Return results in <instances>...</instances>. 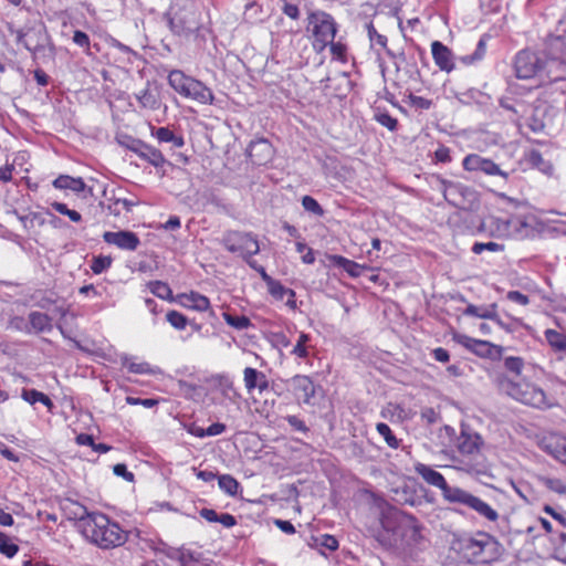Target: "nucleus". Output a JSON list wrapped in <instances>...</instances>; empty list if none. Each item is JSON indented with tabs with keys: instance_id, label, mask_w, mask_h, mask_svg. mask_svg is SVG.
Wrapping results in <instances>:
<instances>
[{
	"instance_id": "obj_54",
	"label": "nucleus",
	"mask_w": 566,
	"mask_h": 566,
	"mask_svg": "<svg viewBox=\"0 0 566 566\" xmlns=\"http://www.w3.org/2000/svg\"><path fill=\"white\" fill-rule=\"evenodd\" d=\"M72 40L77 46L84 49L86 54H91V41L90 36L85 32L76 30L73 34Z\"/></svg>"
},
{
	"instance_id": "obj_1",
	"label": "nucleus",
	"mask_w": 566,
	"mask_h": 566,
	"mask_svg": "<svg viewBox=\"0 0 566 566\" xmlns=\"http://www.w3.org/2000/svg\"><path fill=\"white\" fill-rule=\"evenodd\" d=\"M77 527L82 535L92 544L102 549H111L124 545L128 534L122 526L101 512H90L85 506L77 504L74 511Z\"/></svg>"
},
{
	"instance_id": "obj_24",
	"label": "nucleus",
	"mask_w": 566,
	"mask_h": 566,
	"mask_svg": "<svg viewBox=\"0 0 566 566\" xmlns=\"http://www.w3.org/2000/svg\"><path fill=\"white\" fill-rule=\"evenodd\" d=\"M28 333H49L53 329L52 318L42 312L32 311L28 315Z\"/></svg>"
},
{
	"instance_id": "obj_51",
	"label": "nucleus",
	"mask_w": 566,
	"mask_h": 566,
	"mask_svg": "<svg viewBox=\"0 0 566 566\" xmlns=\"http://www.w3.org/2000/svg\"><path fill=\"white\" fill-rule=\"evenodd\" d=\"M51 206L56 212L63 216H67L70 220L73 222H80L82 220L81 213L77 212L76 210L69 209L65 203L55 201Z\"/></svg>"
},
{
	"instance_id": "obj_61",
	"label": "nucleus",
	"mask_w": 566,
	"mask_h": 566,
	"mask_svg": "<svg viewBox=\"0 0 566 566\" xmlns=\"http://www.w3.org/2000/svg\"><path fill=\"white\" fill-rule=\"evenodd\" d=\"M113 472L115 475L123 478L127 482L134 481V473L127 470V467L124 463H118L114 465Z\"/></svg>"
},
{
	"instance_id": "obj_39",
	"label": "nucleus",
	"mask_w": 566,
	"mask_h": 566,
	"mask_svg": "<svg viewBox=\"0 0 566 566\" xmlns=\"http://www.w3.org/2000/svg\"><path fill=\"white\" fill-rule=\"evenodd\" d=\"M218 387L221 394L230 400H235L240 397L233 386L232 379L228 376H218Z\"/></svg>"
},
{
	"instance_id": "obj_2",
	"label": "nucleus",
	"mask_w": 566,
	"mask_h": 566,
	"mask_svg": "<svg viewBox=\"0 0 566 566\" xmlns=\"http://www.w3.org/2000/svg\"><path fill=\"white\" fill-rule=\"evenodd\" d=\"M483 447L481 434L462 428L457 441L459 457L455 459V468L471 475H488L491 465L482 451Z\"/></svg>"
},
{
	"instance_id": "obj_14",
	"label": "nucleus",
	"mask_w": 566,
	"mask_h": 566,
	"mask_svg": "<svg viewBox=\"0 0 566 566\" xmlns=\"http://www.w3.org/2000/svg\"><path fill=\"white\" fill-rule=\"evenodd\" d=\"M415 471L430 485L440 489L442 493V497L446 502L450 503L460 489L459 486L449 485L444 479V476L432 469L431 467L417 463L415 465Z\"/></svg>"
},
{
	"instance_id": "obj_9",
	"label": "nucleus",
	"mask_w": 566,
	"mask_h": 566,
	"mask_svg": "<svg viewBox=\"0 0 566 566\" xmlns=\"http://www.w3.org/2000/svg\"><path fill=\"white\" fill-rule=\"evenodd\" d=\"M494 543L491 535L479 532L475 536H462L454 544L469 563H488L489 557L485 556V551Z\"/></svg>"
},
{
	"instance_id": "obj_25",
	"label": "nucleus",
	"mask_w": 566,
	"mask_h": 566,
	"mask_svg": "<svg viewBox=\"0 0 566 566\" xmlns=\"http://www.w3.org/2000/svg\"><path fill=\"white\" fill-rule=\"evenodd\" d=\"M151 136L159 143H169L175 148H181L185 145V139L181 135H176L169 127H154L150 126Z\"/></svg>"
},
{
	"instance_id": "obj_28",
	"label": "nucleus",
	"mask_w": 566,
	"mask_h": 566,
	"mask_svg": "<svg viewBox=\"0 0 566 566\" xmlns=\"http://www.w3.org/2000/svg\"><path fill=\"white\" fill-rule=\"evenodd\" d=\"M184 304L185 306L192 308L198 312H206L210 307V301L207 296L197 293L190 292L189 294H184Z\"/></svg>"
},
{
	"instance_id": "obj_64",
	"label": "nucleus",
	"mask_w": 566,
	"mask_h": 566,
	"mask_svg": "<svg viewBox=\"0 0 566 566\" xmlns=\"http://www.w3.org/2000/svg\"><path fill=\"white\" fill-rule=\"evenodd\" d=\"M544 512L549 514L559 525L566 526V514L556 511L549 505L544 506Z\"/></svg>"
},
{
	"instance_id": "obj_17",
	"label": "nucleus",
	"mask_w": 566,
	"mask_h": 566,
	"mask_svg": "<svg viewBox=\"0 0 566 566\" xmlns=\"http://www.w3.org/2000/svg\"><path fill=\"white\" fill-rule=\"evenodd\" d=\"M138 106L143 111L155 112L161 108L163 101L156 86L146 83V86L134 94Z\"/></svg>"
},
{
	"instance_id": "obj_38",
	"label": "nucleus",
	"mask_w": 566,
	"mask_h": 566,
	"mask_svg": "<svg viewBox=\"0 0 566 566\" xmlns=\"http://www.w3.org/2000/svg\"><path fill=\"white\" fill-rule=\"evenodd\" d=\"M219 488L228 495L234 496L240 488L239 482L230 474L218 476Z\"/></svg>"
},
{
	"instance_id": "obj_52",
	"label": "nucleus",
	"mask_w": 566,
	"mask_h": 566,
	"mask_svg": "<svg viewBox=\"0 0 566 566\" xmlns=\"http://www.w3.org/2000/svg\"><path fill=\"white\" fill-rule=\"evenodd\" d=\"M471 250L475 254H481L484 251L499 252L503 250V245L492 241L485 243L475 242Z\"/></svg>"
},
{
	"instance_id": "obj_48",
	"label": "nucleus",
	"mask_w": 566,
	"mask_h": 566,
	"mask_svg": "<svg viewBox=\"0 0 566 566\" xmlns=\"http://www.w3.org/2000/svg\"><path fill=\"white\" fill-rule=\"evenodd\" d=\"M180 566H206L201 559V554L185 549L180 560Z\"/></svg>"
},
{
	"instance_id": "obj_45",
	"label": "nucleus",
	"mask_w": 566,
	"mask_h": 566,
	"mask_svg": "<svg viewBox=\"0 0 566 566\" xmlns=\"http://www.w3.org/2000/svg\"><path fill=\"white\" fill-rule=\"evenodd\" d=\"M19 552V546L10 541L7 534L0 532V553L12 558Z\"/></svg>"
},
{
	"instance_id": "obj_3",
	"label": "nucleus",
	"mask_w": 566,
	"mask_h": 566,
	"mask_svg": "<svg viewBox=\"0 0 566 566\" xmlns=\"http://www.w3.org/2000/svg\"><path fill=\"white\" fill-rule=\"evenodd\" d=\"M380 524L385 532L391 533V536L388 537L378 536V541L384 546H392L399 538L402 539L408 534H410L413 541H417L420 534L418 521L412 515L394 507L382 511Z\"/></svg>"
},
{
	"instance_id": "obj_44",
	"label": "nucleus",
	"mask_w": 566,
	"mask_h": 566,
	"mask_svg": "<svg viewBox=\"0 0 566 566\" xmlns=\"http://www.w3.org/2000/svg\"><path fill=\"white\" fill-rule=\"evenodd\" d=\"M136 205L137 202L133 200H128L126 198H116L113 200L108 208L113 214L118 216L120 214L122 210L130 212L133 207Z\"/></svg>"
},
{
	"instance_id": "obj_18",
	"label": "nucleus",
	"mask_w": 566,
	"mask_h": 566,
	"mask_svg": "<svg viewBox=\"0 0 566 566\" xmlns=\"http://www.w3.org/2000/svg\"><path fill=\"white\" fill-rule=\"evenodd\" d=\"M290 386L293 390L295 398L303 403H311L315 395V385L313 380L305 375H296L290 380Z\"/></svg>"
},
{
	"instance_id": "obj_6",
	"label": "nucleus",
	"mask_w": 566,
	"mask_h": 566,
	"mask_svg": "<svg viewBox=\"0 0 566 566\" xmlns=\"http://www.w3.org/2000/svg\"><path fill=\"white\" fill-rule=\"evenodd\" d=\"M169 85L181 96L200 104H213L214 95L207 85L179 70H174L168 75Z\"/></svg>"
},
{
	"instance_id": "obj_7",
	"label": "nucleus",
	"mask_w": 566,
	"mask_h": 566,
	"mask_svg": "<svg viewBox=\"0 0 566 566\" xmlns=\"http://www.w3.org/2000/svg\"><path fill=\"white\" fill-rule=\"evenodd\" d=\"M501 388L513 399L535 408H548L552 402L544 390L530 382H517L509 378L501 380Z\"/></svg>"
},
{
	"instance_id": "obj_60",
	"label": "nucleus",
	"mask_w": 566,
	"mask_h": 566,
	"mask_svg": "<svg viewBox=\"0 0 566 566\" xmlns=\"http://www.w3.org/2000/svg\"><path fill=\"white\" fill-rule=\"evenodd\" d=\"M409 102L412 107L418 109H429L432 105L430 99L413 94L409 96Z\"/></svg>"
},
{
	"instance_id": "obj_21",
	"label": "nucleus",
	"mask_w": 566,
	"mask_h": 566,
	"mask_svg": "<svg viewBox=\"0 0 566 566\" xmlns=\"http://www.w3.org/2000/svg\"><path fill=\"white\" fill-rule=\"evenodd\" d=\"M243 381L248 392L258 389L260 392L269 388V379L266 375L255 368L245 367L243 370Z\"/></svg>"
},
{
	"instance_id": "obj_30",
	"label": "nucleus",
	"mask_w": 566,
	"mask_h": 566,
	"mask_svg": "<svg viewBox=\"0 0 566 566\" xmlns=\"http://www.w3.org/2000/svg\"><path fill=\"white\" fill-rule=\"evenodd\" d=\"M331 261L344 269L350 276L358 277L361 275L363 271L366 269L364 265H360L352 260H348L342 255H332Z\"/></svg>"
},
{
	"instance_id": "obj_31",
	"label": "nucleus",
	"mask_w": 566,
	"mask_h": 566,
	"mask_svg": "<svg viewBox=\"0 0 566 566\" xmlns=\"http://www.w3.org/2000/svg\"><path fill=\"white\" fill-rule=\"evenodd\" d=\"M122 365L128 369V371L137 375H154L156 370L146 361L136 363L133 358L124 356L122 358Z\"/></svg>"
},
{
	"instance_id": "obj_50",
	"label": "nucleus",
	"mask_w": 566,
	"mask_h": 566,
	"mask_svg": "<svg viewBox=\"0 0 566 566\" xmlns=\"http://www.w3.org/2000/svg\"><path fill=\"white\" fill-rule=\"evenodd\" d=\"M302 206L306 211H308L317 217H322L324 214V210L321 207V205L318 203V201L311 196H304L302 198Z\"/></svg>"
},
{
	"instance_id": "obj_46",
	"label": "nucleus",
	"mask_w": 566,
	"mask_h": 566,
	"mask_svg": "<svg viewBox=\"0 0 566 566\" xmlns=\"http://www.w3.org/2000/svg\"><path fill=\"white\" fill-rule=\"evenodd\" d=\"M166 319L172 327L178 331L185 329L188 324L187 317L177 311H169L166 314Z\"/></svg>"
},
{
	"instance_id": "obj_33",
	"label": "nucleus",
	"mask_w": 566,
	"mask_h": 566,
	"mask_svg": "<svg viewBox=\"0 0 566 566\" xmlns=\"http://www.w3.org/2000/svg\"><path fill=\"white\" fill-rule=\"evenodd\" d=\"M21 397H22L23 400H25L30 405H34L36 402H41L45 407H48L49 409L53 408V402L50 399V397L46 396L45 394L41 392V391L35 390V389H23L22 394H21Z\"/></svg>"
},
{
	"instance_id": "obj_32",
	"label": "nucleus",
	"mask_w": 566,
	"mask_h": 566,
	"mask_svg": "<svg viewBox=\"0 0 566 566\" xmlns=\"http://www.w3.org/2000/svg\"><path fill=\"white\" fill-rule=\"evenodd\" d=\"M492 321L506 333L513 334L517 332L520 328L528 329L530 326L525 324L521 318L510 317L507 321H504L500 317V315L495 312V317Z\"/></svg>"
},
{
	"instance_id": "obj_58",
	"label": "nucleus",
	"mask_w": 566,
	"mask_h": 566,
	"mask_svg": "<svg viewBox=\"0 0 566 566\" xmlns=\"http://www.w3.org/2000/svg\"><path fill=\"white\" fill-rule=\"evenodd\" d=\"M421 419L427 424H433L437 423L440 420V415L431 407H426L421 410L420 413Z\"/></svg>"
},
{
	"instance_id": "obj_56",
	"label": "nucleus",
	"mask_w": 566,
	"mask_h": 566,
	"mask_svg": "<svg viewBox=\"0 0 566 566\" xmlns=\"http://www.w3.org/2000/svg\"><path fill=\"white\" fill-rule=\"evenodd\" d=\"M316 542L319 546L325 547L331 552L338 548V541L334 535L324 534L316 538Z\"/></svg>"
},
{
	"instance_id": "obj_34",
	"label": "nucleus",
	"mask_w": 566,
	"mask_h": 566,
	"mask_svg": "<svg viewBox=\"0 0 566 566\" xmlns=\"http://www.w3.org/2000/svg\"><path fill=\"white\" fill-rule=\"evenodd\" d=\"M496 304H492L488 307H479L473 304H469L464 310V315L474 316L479 318H485L492 321L495 317Z\"/></svg>"
},
{
	"instance_id": "obj_57",
	"label": "nucleus",
	"mask_w": 566,
	"mask_h": 566,
	"mask_svg": "<svg viewBox=\"0 0 566 566\" xmlns=\"http://www.w3.org/2000/svg\"><path fill=\"white\" fill-rule=\"evenodd\" d=\"M377 122L389 130L394 132L397 129L398 122L388 113H379L376 115Z\"/></svg>"
},
{
	"instance_id": "obj_8",
	"label": "nucleus",
	"mask_w": 566,
	"mask_h": 566,
	"mask_svg": "<svg viewBox=\"0 0 566 566\" xmlns=\"http://www.w3.org/2000/svg\"><path fill=\"white\" fill-rule=\"evenodd\" d=\"M221 242L229 252L238 253L251 268H255V262L251 261V258L260 252L255 235L250 232L228 231Z\"/></svg>"
},
{
	"instance_id": "obj_59",
	"label": "nucleus",
	"mask_w": 566,
	"mask_h": 566,
	"mask_svg": "<svg viewBox=\"0 0 566 566\" xmlns=\"http://www.w3.org/2000/svg\"><path fill=\"white\" fill-rule=\"evenodd\" d=\"M284 419L287 421V423L295 430V431H298V432H304L306 433L308 431V427L305 424V422L298 418L297 416H294V415H289L286 417H284Z\"/></svg>"
},
{
	"instance_id": "obj_37",
	"label": "nucleus",
	"mask_w": 566,
	"mask_h": 566,
	"mask_svg": "<svg viewBox=\"0 0 566 566\" xmlns=\"http://www.w3.org/2000/svg\"><path fill=\"white\" fill-rule=\"evenodd\" d=\"M547 451L557 461L566 465V438H559L547 444Z\"/></svg>"
},
{
	"instance_id": "obj_41",
	"label": "nucleus",
	"mask_w": 566,
	"mask_h": 566,
	"mask_svg": "<svg viewBox=\"0 0 566 566\" xmlns=\"http://www.w3.org/2000/svg\"><path fill=\"white\" fill-rule=\"evenodd\" d=\"M149 291L159 298L169 300L172 297L170 286L161 281H151L148 283Z\"/></svg>"
},
{
	"instance_id": "obj_12",
	"label": "nucleus",
	"mask_w": 566,
	"mask_h": 566,
	"mask_svg": "<svg viewBox=\"0 0 566 566\" xmlns=\"http://www.w3.org/2000/svg\"><path fill=\"white\" fill-rule=\"evenodd\" d=\"M450 504L465 507L490 523H496L500 517L497 511L489 503L461 488L458 490Z\"/></svg>"
},
{
	"instance_id": "obj_29",
	"label": "nucleus",
	"mask_w": 566,
	"mask_h": 566,
	"mask_svg": "<svg viewBox=\"0 0 566 566\" xmlns=\"http://www.w3.org/2000/svg\"><path fill=\"white\" fill-rule=\"evenodd\" d=\"M537 482L548 489L549 491L566 496V482L559 478L538 474L536 475Z\"/></svg>"
},
{
	"instance_id": "obj_47",
	"label": "nucleus",
	"mask_w": 566,
	"mask_h": 566,
	"mask_svg": "<svg viewBox=\"0 0 566 566\" xmlns=\"http://www.w3.org/2000/svg\"><path fill=\"white\" fill-rule=\"evenodd\" d=\"M112 265V258L98 255L94 256L91 263V270L94 274H101Z\"/></svg>"
},
{
	"instance_id": "obj_49",
	"label": "nucleus",
	"mask_w": 566,
	"mask_h": 566,
	"mask_svg": "<svg viewBox=\"0 0 566 566\" xmlns=\"http://www.w3.org/2000/svg\"><path fill=\"white\" fill-rule=\"evenodd\" d=\"M269 293L276 300H284L291 289L285 287L280 281L273 280L269 282Z\"/></svg>"
},
{
	"instance_id": "obj_55",
	"label": "nucleus",
	"mask_w": 566,
	"mask_h": 566,
	"mask_svg": "<svg viewBox=\"0 0 566 566\" xmlns=\"http://www.w3.org/2000/svg\"><path fill=\"white\" fill-rule=\"evenodd\" d=\"M556 558L566 564V532L558 533L557 544L555 546Z\"/></svg>"
},
{
	"instance_id": "obj_19",
	"label": "nucleus",
	"mask_w": 566,
	"mask_h": 566,
	"mask_svg": "<svg viewBox=\"0 0 566 566\" xmlns=\"http://www.w3.org/2000/svg\"><path fill=\"white\" fill-rule=\"evenodd\" d=\"M483 227L495 230L500 237L509 235L511 229H522L526 227V222L520 218L502 219L496 217H490L483 222Z\"/></svg>"
},
{
	"instance_id": "obj_13",
	"label": "nucleus",
	"mask_w": 566,
	"mask_h": 566,
	"mask_svg": "<svg viewBox=\"0 0 566 566\" xmlns=\"http://www.w3.org/2000/svg\"><path fill=\"white\" fill-rule=\"evenodd\" d=\"M454 340L473 354L482 358L500 360L503 357L504 347L489 340L475 339L464 334L454 335Z\"/></svg>"
},
{
	"instance_id": "obj_36",
	"label": "nucleus",
	"mask_w": 566,
	"mask_h": 566,
	"mask_svg": "<svg viewBox=\"0 0 566 566\" xmlns=\"http://www.w3.org/2000/svg\"><path fill=\"white\" fill-rule=\"evenodd\" d=\"M526 160L533 168H536L544 174H551L553 170L552 165L545 161L542 154L536 149L531 150L526 155Z\"/></svg>"
},
{
	"instance_id": "obj_22",
	"label": "nucleus",
	"mask_w": 566,
	"mask_h": 566,
	"mask_svg": "<svg viewBox=\"0 0 566 566\" xmlns=\"http://www.w3.org/2000/svg\"><path fill=\"white\" fill-rule=\"evenodd\" d=\"M315 346L312 344V336L307 333L300 332L295 344L291 349V355L298 361H306Z\"/></svg>"
},
{
	"instance_id": "obj_26",
	"label": "nucleus",
	"mask_w": 566,
	"mask_h": 566,
	"mask_svg": "<svg viewBox=\"0 0 566 566\" xmlns=\"http://www.w3.org/2000/svg\"><path fill=\"white\" fill-rule=\"evenodd\" d=\"M52 185L56 189H70L76 193L83 192L86 187L84 180L81 177L74 178L67 175L59 176L53 180Z\"/></svg>"
},
{
	"instance_id": "obj_62",
	"label": "nucleus",
	"mask_w": 566,
	"mask_h": 566,
	"mask_svg": "<svg viewBox=\"0 0 566 566\" xmlns=\"http://www.w3.org/2000/svg\"><path fill=\"white\" fill-rule=\"evenodd\" d=\"M368 35L373 43H376L382 48L387 46V38L382 34H379L373 24L368 27Z\"/></svg>"
},
{
	"instance_id": "obj_15",
	"label": "nucleus",
	"mask_w": 566,
	"mask_h": 566,
	"mask_svg": "<svg viewBox=\"0 0 566 566\" xmlns=\"http://www.w3.org/2000/svg\"><path fill=\"white\" fill-rule=\"evenodd\" d=\"M463 169L467 171H480L486 176H500L507 180L510 174L500 168L492 159L479 154H469L463 158Z\"/></svg>"
},
{
	"instance_id": "obj_16",
	"label": "nucleus",
	"mask_w": 566,
	"mask_h": 566,
	"mask_svg": "<svg viewBox=\"0 0 566 566\" xmlns=\"http://www.w3.org/2000/svg\"><path fill=\"white\" fill-rule=\"evenodd\" d=\"M103 240L108 244H113L118 249L126 251H136L140 244L138 235L128 230H120L116 232L106 231L103 234Z\"/></svg>"
},
{
	"instance_id": "obj_5",
	"label": "nucleus",
	"mask_w": 566,
	"mask_h": 566,
	"mask_svg": "<svg viewBox=\"0 0 566 566\" xmlns=\"http://www.w3.org/2000/svg\"><path fill=\"white\" fill-rule=\"evenodd\" d=\"M486 53V43L480 39L472 54L462 55L458 59L463 65H473L483 60ZM431 54L436 65L443 72L450 73L457 67V57L453 52L440 41L431 43Z\"/></svg>"
},
{
	"instance_id": "obj_27",
	"label": "nucleus",
	"mask_w": 566,
	"mask_h": 566,
	"mask_svg": "<svg viewBox=\"0 0 566 566\" xmlns=\"http://www.w3.org/2000/svg\"><path fill=\"white\" fill-rule=\"evenodd\" d=\"M544 336L554 353L566 356V334L553 328H547L544 332Z\"/></svg>"
},
{
	"instance_id": "obj_42",
	"label": "nucleus",
	"mask_w": 566,
	"mask_h": 566,
	"mask_svg": "<svg viewBox=\"0 0 566 566\" xmlns=\"http://www.w3.org/2000/svg\"><path fill=\"white\" fill-rule=\"evenodd\" d=\"M377 432L385 439L386 443L392 448L397 449L399 448V440L396 438V436L392 433L390 427L385 422H379L376 426Z\"/></svg>"
},
{
	"instance_id": "obj_35",
	"label": "nucleus",
	"mask_w": 566,
	"mask_h": 566,
	"mask_svg": "<svg viewBox=\"0 0 566 566\" xmlns=\"http://www.w3.org/2000/svg\"><path fill=\"white\" fill-rule=\"evenodd\" d=\"M222 317L229 326L237 331H244L252 326L251 319L245 315H233L229 312H223Z\"/></svg>"
},
{
	"instance_id": "obj_20",
	"label": "nucleus",
	"mask_w": 566,
	"mask_h": 566,
	"mask_svg": "<svg viewBox=\"0 0 566 566\" xmlns=\"http://www.w3.org/2000/svg\"><path fill=\"white\" fill-rule=\"evenodd\" d=\"M129 149L139 158L146 160L156 168L163 167L166 163V159L159 149L143 143L142 140H134Z\"/></svg>"
},
{
	"instance_id": "obj_43",
	"label": "nucleus",
	"mask_w": 566,
	"mask_h": 566,
	"mask_svg": "<svg viewBox=\"0 0 566 566\" xmlns=\"http://www.w3.org/2000/svg\"><path fill=\"white\" fill-rule=\"evenodd\" d=\"M504 368L515 376H520L524 368V360L517 356H506L503 358Z\"/></svg>"
},
{
	"instance_id": "obj_4",
	"label": "nucleus",
	"mask_w": 566,
	"mask_h": 566,
	"mask_svg": "<svg viewBox=\"0 0 566 566\" xmlns=\"http://www.w3.org/2000/svg\"><path fill=\"white\" fill-rule=\"evenodd\" d=\"M515 75L522 80L539 77L542 81H558L563 78L562 74H556L547 65L545 59L537 52L522 50L517 52L514 59Z\"/></svg>"
},
{
	"instance_id": "obj_23",
	"label": "nucleus",
	"mask_w": 566,
	"mask_h": 566,
	"mask_svg": "<svg viewBox=\"0 0 566 566\" xmlns=\"http://www.w3.org/2000/svg\"><path fill=\"white\" fill-rule=\"evenodd\" d=\"M46 38L44 28L39 30H30L27 33L19 32L17 41L22 44L28 51L35 53L43 48L42 41Z\"/></svg>"
},
{
	"instance_id": "obj_63",
	"label": "nucleus",
	"mask_w": 566,
	"mask_h": 566,
	"mask_svg": "<svg viewBox=\"0 0 566 566\" xmlns=\"http://www.w3.org/2000/svg\"><path fill=\"white\" fill-rule=\"evenodd\" d=\"M507 300L517 303L520 305H527L530 303V297L520 291H510L506 294Z\"/></svg>"
},
{
	"instance_id": "obj_11",
	"label": "nucleus",
	"mask_w": 566,
	"mask_h": 566,
	"mask_svg": "<svg viewBox=\"0 0 566 566\" xmlns=\"http://www.w3.org/2000/svg\"><path fill=\"white\" fill-rule=\"evenodd\" d=\"M307 20L314 36V46L318 45V49L323 50L329 43H333L337 28L331 14L324 11H314L308 14Z\"/></svg>"
},
{
	"instance_id": "obj_40",
	"label": "nucleus",
	"mask_w": 566,
	"mask_h": 566,
	"mask_svg": "<svg viewBox=\"0 0 566 566\" xmlns=\"http://www.w3.org/2000/svg\"><path fill=\"white\" fill-rule=\"evenodd\" d=\"M169 27L171 31H174L177 34H186L197 29V24L195 22H185L178 14H175L169 19Z\"/></svg>"
},
{
	"instance_id": "obj_10",
	"label": "nucleus",
	"mask_w": 566,
	"mask_h": 566,
	"mask_svg": "<svg viewBox=\"0 0 566 566\" xmlns=\"http://www.w3.org/2000/svg\"><path fill=\"white\" fill-rule=\"evenodd\" d=\"M545 61L556 74H562V67L566 65V28L563 22L556 32L548 35L545 41Z\"/></svg>"
},
{
	"instance_id": "obj_53",
	"label": "nucleus",
	"mask_w": 566,
	"mask_h": 566,
	"mask_svg": "<svg viewBox=\"0 0 566 566\" xmlns=\"http://www.w3.org/2000/svg\"><path fill=\"white\" fill-rule=\"evenodd\" d=\"M261 6L255 2H249L245 4L244 19L251 23H255L260 20Z\"/></svg>"
}]
</instances>
